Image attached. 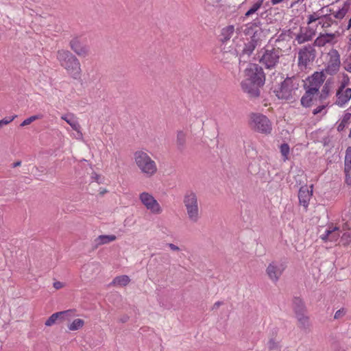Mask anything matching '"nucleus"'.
<instances>
[{"mask_svg":"<svg viewBox=\"0 0 351 351\" xmlns=\"http://www.w3.org/2000/svg\"><path fill=\"white\" fill-rule=\"evenodd\" d=\"M267 347L269 350H274L279 348V343L274 339L271 338L267 343Z\"/></svg>","mask_w":351,"mask_h":351,"instance_id":"39","label":"nucleus"},{"mask_svg":"<svg viewBox=\"0 0 351 351\" xmlns=\"http://www.w3.org/2000/svg\"><path fill=\"white\" fill-rule=\"evenodd\" d=\"M128 319H129V317L128 315H123L121 317H120L119 322L121 323H125V322H128Z\"/></svg>","mask_w":351,"mask_h":351,"instance_id":"52","label":"nucleus"},{"mask_svg":"<svg viewBox=\"0 0 351 351\" xmlns=\"http://www.w3.org/2000/svg\"><path fill=\"white\" fill-rule=\"evenodd\" d=\"M53 287L56 289H59L62 287V283L61 282H55L53 283Z\"/></svg>","mask_w":351,"mask_h":351,"instance_id":"51","label":"nucleus"},{"mask_svg":"<svg viewBox=\"0 0 351 351\" xmlns=\"http://www.w3.org/2000/svg\"><path fill=\"white\" fill-rule=\"evenodd\" d=\"M263 85H258L255 83H252V81L243 80L241 82V88L243 90L247 93L250 97H258L260 95V88Z\"/></svg>","mask_w":351,"mask_h":351,"instance_id":"16","label":"nucleus"},{"mask_svg":"<svg viewBox=\"0 0 351 351\" xmlns=\"http://www.w3.org/2000/svg\"><path fill=\"white\" fill-rule=\"evenodd\" d=\"M21 161H16L15 162H14L12 165V167L13 168H15V167H19L21 166Z\"/></svg>","mask_w":351,"mask_h":351,"instance_id":"54","label":"nucleus"},{"mask_svg":"<svg viewBox=\"0 0 351 351\" xmlns=\"http://www.w3.org/2000/svg\"><path fill=\"white\" fill-rule=\"evenodd\" d=\"M350 40H351V38H350Z\"/></svg>","mask_w":351,"mask_h":351,"instance_id":"58","label":"nucleus"},{"mask_svg":"<svg viewBox=\"0 0 351 351\" xmlns=\"http://www.w3.org/2000/svg\"><path fill=\"white\" fill-rule=\"evenodd\" d=\"M139 199L142 204L154 215H159L162 212V209L154 198V197L149 193L143 192L139 194Z\"/></svg>","mask_w":351,"mask_h":351,"instance_id":"10","label":"nucleus"},{"mask_svg":"<svg viewBox=\"0 0 351 351\" xmlns=\"http://www.w3.org/2000/svg\"><path fill=\"white\" fill-rule=\"evenodd\" d=\"M324 10V8H321L318 11L313 12L312 14H309L308 16L307 24L310 25L313 22H315L318 20L323 19V15L321 14V12Z\"/></svg>","mask_w":351,"mask_h":351,"instance_id":"32","label":"nucleus"},{"mask_svg":"<svg viewBox=\"0 0 351 351\" xmlns=\"http://www.w3.org/2000/svg\"><path fill=\"white\" fill-rule=\"evenodd\" d=\"M329 238L330 241H336L340 237L339 228L337 227V230H335Z\"/></svg>","mask_w":351,"mask_h":351,"instance_id":"44","label":"nucleus"},{"mask_svg":"<svg viewBox=\"0 0 351 351\" xmlns=\"http://www.w3.org/2000/svg\"><path fill=\"white\" fill-rule=\"evenodd\" d=\"M293 308L295 315L306 313V308L303 300L299 297H295L293 300Z\"/></svg>","mask_w":351,"mask_h":351,"instance_id":"26","label":"nucleus"},{"mask_svg":"<svg viewBox=\"0 0 351 351\" xmlns=\"http://www.w3.org/2000/svg\"><path fill=\"white\" fill-rule=\"evenodd\" d=\"M341 65L340 54L337 49H332L327 53V60L324 72L327 75H335L339 70Z\"/></svg>","mask_w":351,"mask_h":351,"instance_id":"9","label":"nucleus"},{"mask_svg":"<svg viewBox=\"0 0 351 351\" xmlns=\"http://www.w3.org/2000/svg\"><path fill=\"white\" fill-rule=\"evenodd\" d=\"M61 119L65 121L73 130L77 132V138L81 139L82 138V133L81 132V126L78 123L77 119L73 113L69 112L61 116Z\"/></svg>","mask_w":351,"mask_h":351,"instance_id":"15","label":"nucleus"},{"mask_svg":"<svg viewBox=\"0 0 351 351\" xmlns=\"http://www.w3.org/2000/svg\"><path fill=\"white\" fill-rule=\"evenodd\" d=\"M84 322L82 319H75L73 322L68 326L70 330H77L83 327Z\"/></svg>","mask_w":351,"mask_h":351,"instance_id":"34","label":"nucleus"},{"mask_svg":"<svg viewBox=\"0 0 351 351\" xmlns=\"http://www.w3.org/2000/svg\"><path fill=\"white\" fill-rule=\"evenodd\" d=\"M345 314H346V311L344 310V308H341V309L338 310L337 311H336L334 318L335 319H340L343 316H344Z\"/></svg>","mask_w":351,"mask_h":351,"instance_id":"46","label":"nucleus"},{"mask_svg":"<svg viewBox=\"0 0 351 351\" xmlns=\"http://www.w3.org/2000/svg\"><path fill=\"white\" fill-rule=\"evenodd\" d=\"M117 239L115 235H99L93 242V247L97 248L99 246L108 244L110 242L115 241Z\"/></svg>","mask_w":351,"mask_h":351,"instance_id":"25","label":"nucleus"},{"mask_svg":"<svg viewBox=\"0 0 351 351\" xmlns=\"http://www.w3.org/2000/svg\"><path fill=\"white\" fill-rule=\"evenodd\" d=\"M295 317L298 323V327L301 330L305 332H307L310 330L311 322L309 317L306 315V313L296 314Z\"/></svg>","mask_w":351,"mask_h":351,"instance_id":"21","label":"nucleus"},{"mask_svg":"<svg viewBox=\"0 0 351 351\" xmlns=\"http://www.w3.org/2000/svg\"><path fill=\"white\" fill-rule=\"evenodd\" d=\"M325 107L326 106L324 105L319 106L313 110V113L314 114H317L322 112V111L325 108Z\"/></svg>","mask_w":351,"mask_h":351,"instance_id":"48","label":"nucleus"},{"mask_svg":"<svg viewBox=\"0 0 351 351\" xmlns=\"http://www.w3.org/2000/svg\"><path fill=\"white\" fill-rule=\"evenodd\" d=\"M167 245L172 250V251H179L180 248L178 246L173 244V243H167Z\"/></svg>","mask_w":351,"mask_h":351,"instance_id":"49","label":"nucleus"},{"mask_svg":"<svg viewBox=\"0 0 351 351\" xmlns=\"http://www.w3.org/2000/svg\"><path fill=\"white\" fill-rule=\"evenodd\" d=\"M282 56L281 49L274 47H267L262 51L260 62L267 69H273L278 64Z\"/></svg>","mask_w":351,"mask_h":351,"instance_id":"6","label":"nucleus"},{"mask_svg":"<svg viewBox=\"0 0 351 351\" xmlns=\"http://www.w3.org/2000/svg\"><path fill=\"white\" fill-rule=\"evenodd\" d=\"M280 150L282 156L284 158V160H285L288 159L290 151L289 145L287 143H283L280 145Z\"/></svg>","mask_w":351,"mask_h":351,"instance_id":"36","label":"nucleus"},{"mask_svg":"<svg viewBox=\"0 0 351 351\" xmlns=\"http://www.w3.org/2000/svg\"><path fill=\"white\" fill-rule=\"evenodd\" d=\"M335 230H337V227L335 226V227H332V228H329L328 229L326 230L324 234H322L320 236V238L323 240V241H329V238H330V236L334 233L333 232Z\"/></svg>","mask_w":351,"mask_h":351,"instance_id":"37","label":"nucleus"},{"mask_svg":"<svg viewBox=\"0 0 351 351\" xmlns=\"http://www.w3.org/2000/svg\"><path fill=\"white\" fill-rule=\"evenodd\" d=\"M16 117V115L12 116L11 117H5V118L3 119L2 120H1V122L2 125H5L10 123V122H12Z\"/></svg>","mask_w":351,"mask_h":351,"instance_id":"47","label":"nucleus"},{"mask_svg":"<svg viewBox=\"0 0 351 351\" xmlns=\"http://www.w3.org/2000/svg\"><path fill=\"white\" fill-rule=\"evenodd\" d=\"M261 22L258 18L255 19L252 22L245 25L243 33L245 35H253L252 38H255V35L261 29Z\"/></svg>","mask_w":351,"mask_h":351,"instance_id":"19","label":"nucleus"},{"mask_svg":"<svg viewBox=\"0 0 351 351\" xmlns=\"http://www.w3.org/2000/svg\"><path fill=\"white\" fill-rule=\"evenodd\" d=\"M343 67L346 71L351 73V54H350L343 62Z\"/></svg>","mask_w":351,"mask_h":351,"instance_id":"42","label":"nucleus"},{"mask_svg":"<svg viewBox=\"0 0 351 351\" xmlns=\"http://www.w3.org/2000/svg\"><path fill=\"white\" fill-rule=\"evenodd\" d=\"M134 160L141 172L147 178L155 175L158 171L156 162L143 150L134 153Z\"/></svg>","mask_w":351,"mask_h":351,"instance_id":"3","label":"nucleus"},{"mask_svg":"<svg viewBox=\"0 0 351 351\" xmlns=\"http://www.w3.org/2000/svg\"><path fill=\"white\" fill-rule=\"evenodd\" d=\"M66 311H69V313L60 315V320H69L71 317L75 315V310L69 309Z\"/></svg>","mask_w":351,"mask_h":351,"instance_id":"43","label":"nucleus"},{"mask_svg":"<svg viewBox=\"0 0 351 351\" xmlns=\"http://www.w3.org/2000/svg\"><path fill=\"white\" fill-rule=\"evenodd\" d=\"M348 137H349L350 138H351V128H350V133H349V134H348Z\"/></svg>","mask_w":351,"mask_h":351,"instance_id":"57","label":"nucleus"},{"mask_svg":"<svg viewBox=\"0 0 351 351\" xmlns=\"http://www.w3.org/2000/svg\"><path fill=\"white\" fill-rule=\"evenodd\" d=\"M344 165H351V147H348L346 150Z\"/></svg>","mask_w":351,"mask_h":351,"instance_id":"41","label":"nucleus"},{"mask_svg":"<svg viewBox=\"0 0 351 351\" xmlns=\"http://www.w3.org/2000/svg\"><path fill=\"white\" fill-rule=\"evenodd\" d=\"M130 281L129 276L126 275H122L114 278L111 284L119 286H126Z\"/></svg>","mask_w":351,"mask_h":351,"instance_id":"29","label":"nucleus"},{"mask_svg":"<svg viewBox=\"0 0 351 351\" xmlns=\"http://www.w3.org/2000/svg\"><path fill=\"white\" fill-rule=\"evenodd\" d=\"M326 73L324 72V71L321 72H315L309 79L308 88H315L316 89V92L318 93L319 88L326 79Z\"/></svg>","mask_w":351,"mask_h":351,"instance_id":"17","label":"nucleus"},{"mask_svg":"<svg viewBox=\"0 0 351 351\" xmlns=\"http://www.w3.org/2000/svg\"><path fill=\"white\" fill-rule=\"evenodd\" d=\"M72 51L80 57H86L89 54V47L78 37L73 38L69 42Z\"/></svg>","mask_w":351,"mask_h":351,"instance_id":"12","label":"nucleus"},{"mask_svg":"<svg viewBox=\"0 0 351 351\" xmlns=\"http://www.w3.org/2000/svg\"><path fill=\"white\" fill-rule=\"evenodd\" d=\"M336 97L335 104L343 108L351 99V88H345V85L341 84L336 93Z\"/></svg>","mask_w":351,"mask_h":351,"instance_id":"13","label":"nucleus"},{"mask_svg":"<svg viewBox=\"0 0 351 351\" xmlns=\"http://www.w3.org/2000/svg\"><path fill=\"white\" fill-rule=\"evenodd\" d=\"M351 120V112L349 109L344 111L342 117L336 123L337 130L339 132H343L346 127L350 124Z\"/></svg>","mask_w":351,"mask_h":351,"instance_id":"20","label":"nucleus"},{"mask_svg":"<svg viewBox=\"0 0 351 351\" xmlns=\"http://www.w3.org/2000/svg\"><path fill=\"white\" fill-rule=\"evenodd\" d=\"M222 304H223V302H220V301L216 302L214 304V305H213V308H212V309H213V310H214V309H217V308H219V307Z\"/></svg>","mask_w":351,"mask_h":351,"instance_id":"53","label":"nucleus"},{"mask_svg":"<svg viewBox=\"0 0 351 351\" xmlns=\"http://www.w3.org/2000/svg\"><path fill=\"white\" fill-rule=\"evenodd\" d=\"M299 86L297 80L294 77H287L278 89L274 90L276 97L280 99H289Z\"/></svg>","mask_w":351,"mask_h":351,"instance_id":"5","label":"nucleus"},{"mask_svg":"<svg viewBox=\"0 0 351 351\" xmlns=\"http://www.w3.org/2000/svg\"><path fill=\"white\" fill-rule=\"evenodd\" d=\"M284 0H271V3L272 5H276V4H278L281 2H282Z\"/></svg>","mask_w":351,"mask_h":351,"instance_id":"55","label":"nucleus"},{"mask_svg":"<svg viewBox=\"0 0 351 351\" xmlns=\"http://www.w3.org/2000/svg\"><path fill=\"white\" fill-rule=\"evenodd\" d=\"M234 32V27L233 25H228L221 29L220 34V40L225 43L230 39Z\"/></svg>","mask_w":351,"mask_h":351,"instance_id":"27","label":"nucleus"},{"mask_svg":"<svg viewBox=\"0 0 351 351\" xmlns=\"http://www.w3.org/2000/svg\"><path fill=\"white\" fill-rule=\"evenodd\" d=\"M349 5H350V3L348 1H346L344 3L343 6L341 9H339L337 12L334 13L335 18L337 19H339V20L343 19L344 16H346V14L348 12Z\"/></svg>","mask_w":351,"mask_h":351,"instance_id":"31","label":"nucleus"},{"mask_svg":"<svg viewBox=\"0 0 351 351\" xmlns=\"http://www.w3.org/2000/svg\"><path fill=\"white\" fill-rule=\"evenodd\" d=\"M286 268L285 263L273 261L266 269V274L273 282H277Z\"/></svg>","mask_w":351,"mask_h":351,"instance_id":"11","label":"nucleus"},{"mask_svg":"<svg viewBox=\"0 0 351 351\" xmlns=\"http://www.w3.org/2000/svg\"><path fill=\"white\" fill-rule=\"evenodd\" d=\"M56 58L60 66L73 79L77 80L81 77V64L77 58L71 51L60 49L57 51Z\"/></svg>","mask_w":351,"mask_h":351,"instance_id":"1","label":"nucleus"},{"mask_svg":"<svg viewBox=\"0 0 351 351\" xmlns=\"http://www.w3.org/2000/svg\"><path fill=\"white\" fill-rule=\"evenodd\" d=\"M323 19H324V21L322 23V27L327 28L330 27L331 24L332 23V20L330 16V14L323 15Z\"/></svg>","mask_w":351,"mask_h":351,"instance_id":"40","label":"nucleus"},{"mask_svg":"<svg viewBox=\"0 0 351 351\" xmlns=\"http://www.w3.org/2000/svg\"><path fill=\"white\" fill-rule=\"evenodd\" d=\"M186 136V133L182 130H179L177 132L176 145L178 149L180 151H182L185 147Z\"/></svg>","mask_w":351,"mask_h":351,"instance_id":"28","label":"nucleus"},{"mask_svg":"<svg viewBox=\"0 0 351 351\" xmlns=\"http://www.w3.org/2000/svg\"><path fill=\"white\" fill-rule=\"evenodd\" d=\"M318 21H319L318 24L321 25L322 26V23L324 21V19H321V20H318Z\"/></svg>","mask_w":351,"mask_h":351,"instance_id":"56","label":"nucleus"},{"mask_svg":"<svg viewBox=\"0 0 351 351\" xmlns=\"http://www.w3.org/2000/svg\"><path fill=\"white\" fill-rule=\"evenodd\" d=\"M313 193V185L310 186L307 185L302 186L298 191V199L300 204L302 206L305 210H307L309 202Z\"/></svg>","mask_w":351,"mask_h":351,"instance_id":"14","label":"nucleus"},{"mask_svg":"<svg viewBox=\"0 0 351 351\" xmlns=\"http://www.w3.org/2000/svg\"><path fill=\"white\" fill-rule=\"evenodd\" d=\"M69 311H60L52 314L45 322V324L47 326H51L54 324L57 319H60V315L69 313Z\"/></svg>","mask_w":351,"mask_h":351,"instance_id":"30","label":"nucleus"},{"mask_svg":"<svg viewBox=\"0 0 351 351\" xmlns=\"http://www.w3.org/2000/svg\"><path fill=\"white\" fill-rule=\"evenodd\" d=\"M328 93H329L328 88L326 86H324L322 90V93L319 96L320 100L326 99L328 95Z\"/></svg>","mask_w":351,"mask_h":351,"instance_id":"45","label":"nucleus"},{"mask_svg":"<svg viewBox=\"0 0 351 351\" xmlns=\"http://www.w3.org/2000/svg\"><path fill=\"white\" fill-rule=\"evenodd\" d=\"M316 51L313 45L304 46L298 51V66L301 70L307 69L314 61Z\"/></svg>","mask_w":351,"mask_h":351,"instance_id":"7","label":"nucleus"},{"mask_svg":"<svg viewBox=\"0 0 351 351\" xmlns=\"http://www.w3.org/2000/svg\"><path fill=\"white\" fill-rule=\"evenodd\" d=\"M317 93L316 89L308 88L301 98V104L304 107H309L311 105L314 96L317 95Z\"/></svg>","mask_w":351,"mask_h":351,"instance_id":"22","label":"nucleus"},{"mask_svg":"<svg viewBox=\"0 0 351 351\" xmlns=\"http://www.w3.org/2000/svg\"><path fill=\"white\" fill-rule=\"evenodd\" d=\"M344 172L346 175L345 181L346 184H351V165H345Z\"/></svg>","mask_w":351,"mask_h":351,"instance_id":"38","label":"nucleus"},{"mask_svg":"<svg viewBox=\"0 0 351 351\" xmlns=\"http://www.w3.org/2000/svg\"><path fill=\"white\" fill-rule=\"evenodd\" d=\"M315 31L308 27H300V32L296 35L295 40L298 44H302L311 40L315 35Z\"/></svg>","mask_w":351,"mask_h":351,"instance_id":"18","label":"nucleus"},{"mask_svg":"<svg viewBox=\"0 0 351 351\" xmlns=\"http://www.w3.org/2000/svg\"><path fill=\"white\" fill-rule=\"evenodd\" d=\"M263 0H258L245 14V17H248L258 11L263 5Z\"/></svg>","mask_w":351,"mask_h":351,"instance_id":"33","label":"nucleus"},{"mask_svg":"<svg viewBox=\"0 0 351 351\" xmlns=\"http://www.w3.org/2000/svg\"><path fill=\"white\" fill-rule=\"evenodd\" d=\"M249 125L252 130L261 134H269L272 131L271 122L261 113L250 114Z\"/></svg>","mask_w":351,"mask_h":351,"instance_id":"4","label":"nucleus"},{"mask_svg":"<svg viewBox=\"0 0 351 351\" xmlns=\"http://www.w3.org/2000/svg\"><path fill=\"white\" fill-rule=\"evenodd\" d=\"M43 118V115L42 114H35V115L31 116V117H28L27 119H25L21 123L20 125L21 127H24V126H26L27 125H29L30 123H32L33 121H34L36 120L41 119Z\"/></svg>","mask_w":351,"mask_h":351,"instance_id":"35","label":"nucleus"},{"mask_svg":"<svg viewBox=\"0 0 351 351\" xmlns=\"http://www.w3.org/2000/svg\"><path fill=\"white\" fill-rule=\"evenodd\" d=\"M245 79L258 85H264L265 75L263 68L257 64H250L245 70Z\"/></svg>","mask_w":351,"mask_h":351,"instance_id":"8","label":"nucleus"},{"mask_svg":"<svg viewBox=\"0 0 351 351\" xmlns=\"http://www.w3.org/2000/svg\"><path fill=\"white\" fill-rule=\"evenodd\" d=\"M256 45L257 40H256L255 38H252L249 42L245 43V46L242 49V53L240 55V60L242 58H244L245 56L249 57L255 49Z\"/></svg>","mask_w":351,"mask_h":351,"instance_id":"24","label":"nucleus"},{"mask_svg":"<svg viewBox=\"0 0 351 351\" xmlns=\"http://www.w3.org/2000/svg\"><path fill=\"white\" fill-rule=\"evenodd\" d=\"M92 179H93L94 181H95V182H98V183L101 182V181H100L101 176H100L99 175L97 174V173H94V174L92 176Z\"/></svg>","mask_w":351,"mask_h":351,"instance_id":"50","label":"nucleus"},{"mask_svg":"<svg viewBox=\"0 0 351 351\" xmlns=\"http://www.w3.org/2000/svg\"><path fill=\"white\" fill-rule=\"evenodd\" d=\"M183 204L189 221L197 223L201 218V210L197 193L191 190L186 191L183 196Z\"/></svg>","mask_w":351,"mask_h":351,"instance_id":"2","label":"nucleus"},{"mask_svg":"<svg viewBox=\"0 0 351 351\" xmlns=\"http://www.w3.org/2000/svg\"><path fill=\"white\" fill-rule=\"evenodd\" d=\"M335 38L333 34H320L314 41L313 46L324 47L327 43H330Z\"/></svg>","mask_w":351,"mask_h":351,"instance_id":"23","label":"nucleus"}]
</instances>
